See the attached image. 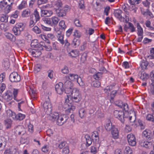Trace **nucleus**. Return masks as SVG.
Here are the masks:
<instances>
[{
    "instance_id": "1",
    "label": "nucleus",
    "mask_w": 154,
    "mask_h": 154,
    "mask_svg": "<svg viewBox=\"0 0 154 154\" xmlns=\"http://www.w3.org/2000/svg\"><path fill=\"white\" fill-rule=\"evenodd\" d=\"M65 87L64 90L66 93L67 94V99L65 100L63 105V108L65 111L71 112L75 109V106L73 105L70 101L74 103H78L82 100V96L79 90L76 88H72L73 84L70 81L67 80L64 83Z\"/></svg>"
},
{
    "instance_id": "2",
    "label": "nucleus",
    "mask_w": 154,
    "mask_h": 154,
    "mask_svg": "<svg viewBox=\"0 0 154 154\" xmlns=\"http://www.w3.org/2000/svg\"><path fill=\"white\" fill-rule=\"evenodd\" d=\"M48 118L53 122L56 121L57 124L59 125H63L66 122L68 118L66 115L57 112L51 113Z\"/></svg>"
},
{
    "instance_id": "3",
    "label": "nucleus",
    "mask_w": 154,
    "mask_h": 154,
    "mask_svg": "<svg viewBox=\"0 0 154 154\" xmlns=\"http://www.w3.org/2000/svg\"><path fill=\"white\" fill-rule=\"evenodd\" d=\"M7 114L8 116L9 117H11L14 120H22L25 117V115L20 113H19L16 115L15 112H13L10 109L7 110Z\"/></svg>"
},
{
    "instance_id": "4",
    "label": "nucleus",
    "mask_w": 154,
    "mask_h": 154,
    "mask_svg": "<svg viewBox=\"0 0 154 154\" xmlns=\"http://www.w3.org/2000/svg\"><path fill=\"white\" fill-rule=\"evenodd\" d=\"M48 97L47 100L44 103L43 106L45 112L48 115V116L51 113V112L52 110V106L49 100L48 99Z\"/></svg>"
},
{
    "instance_id": "5",
    "label": "nucleus",
    "mask_w": 154,
    "mask_h": 154,
    "mask_svg": "<svg viewBox=\"0 0 154 154\" xmlns=\"http://www.w3.org/2000/svg\"><path fill=\"white\" fill-rule=\"evenodd\" d=\"M122 11L121 10H117L114 13L115 16L121 21L127 23L129 20L128 17L126 16L124 18L122 16Z\"/></svg>"
},
{
    "instance_id": "6",
    "label": "nucleus",
    "mask_w": 154,
    "mask_h": 154,
    "mask_svg": "<svg viewBox=\"0 0 154 154\" xmlns=\"http://www.w3.org/2000/svg\"><path fill=\"white\" fill-rule=\"evenodd\" d=\"M69 9V7L66 5L62 8L56 10V13L59 17H63L66 15V12Z\"/></svg>"
},
{
    "instance_id": "7",
    "label": "nucleus",
    "mask_w": 154,
    "mask_h": 154,
    "mask_svg": "<svg viewBox=\"0 0 154 154\" xmlns=\"http://www.w3.org/2000/svg\"><path fill=\"white\" fill-rule=\"evenodd\" d=\"M9 79L12 82H19L21 79L20 75L16 72H13L10 74Z\"/></svg>"
},
{
    "instance_id": "8",
    "label": "nucleus",
    "mask_w": 154,
    "mask_h": 154,
    "mask_svg": "<svg viewBox=\"0 0 154 154\" xmlns=\"http://www.w3.org/2000/svg\"><path fill=\"white\" fill-rule=\"evenodd\" d=\"M114 115L115 117L118 118L122 122H123L124 121V113L122 111L116 110L114 111Z\"/></svg>"
},
{
    "instance_id": "9",
    "label": "nucleus",
    "mask_w": 154,
    "mask_h": 154,
    "mask_svg": "<svg viewBox=\"0 0 154 154\" xmlns=\"http://www.w3.org/2000/svg\"><path fill=\"white\" fill-rule=\"evenodd\" d=\"M127 139L129 145L132 146H134L136 144V138L132 134H128L127 136Z\"/></svg>"
},
{
    "instance_id": "10",
    "label": "nucleus",
    "mask_w": 154,
    "mask_h": 154,
    "mask_svg": "<svg viewBox=\"0 0 154 154\" xmlns=\"http://www.w3.org/2000/svg\"><path fill=\"white\" fill-rule=\"evenodd\" d=\"M55 89L57 93L59 94H61L64 91L63 84L62 82H60L57 84L55 86Z\"/></svg>"
},
{
    "instance_id": "11",
    "label": "nucleus",
    "mask_w": 154,
    "mask_h": 154,
    "mask_svg": "<svg viewBox=\"0 0 154 154\" xmlns=\"http://www.w3.org/2000/svg\"><path fill=\"white\" fill-rule=\"evenodd\" d=\"M3 98L6 101H9L12 98V93L10 91H6L3 95Z\"/></svg>"
},
{
    "instance_id": "12",
    "label": "nucleus",
    "mask_w": 154,
    "mask_h": 154,
    "mask_svg": "<svg viewBox=\"0 0 154 154\" xmlns=\"http://www.w3.org/2000/svg\"><path fill=\"white\" fill-rule=\"evenodd\" d=\"M7 140L4 137H0V151L3 150L6 145Z\"/></svg>"
},
{
    "instance_id": "13",
    "label": "nucleus",
    "mask_w": 154,
    "mask_h": 154,
    "mask_svg": "<svg viewBox=\"0 0 154 154\" xmlns=\"http://www.w3.org/2000/svg\"><path fill=\"white\" fill-rule=\"evenodd\" d=\"M93 140L96 143H99V137L98 133L97 131H94L93 132L91 135Z\"/></svg>"
},
{
    "instance_id": "14",
    "label": "nucleus",
    "mask_w": 154,
    "mask_h": 154,
    "mask_svg": "<svg viewBox=\"0 0 154 154\" xmlns=\"http://www.w3.org/2000/svg\"><path fill=\"white\" fill-rule=\"evenodd\" d=\"M111 133L113 138L115 139H117L119 137V132L117 128L115 126L112 129Z\"/></svg>"
},
{
    "instance_id": "15",
    "label": "nucleus",
    "mask_w": 154,
    "mask_h": 154,
    "mask_svg": "<svg viewBox=\"0 0 154 154\" xmlns=\"http://www.w3.org/2000/svg\"><path fill=\"white\" fill-rule=\"evenodd\" d=\"M51 21V26H55L57 25L59 20L57 17L53 16L50 19Z\"/></svg>"
},
{
    "instance_id": "16",
    "label": "nucleus",
    "mask_w": 154,
    "mask_h": 154,
    "mask_svg": "<svg viewBox=\"0 0 154 154\" xmlns=\"http://www.w3.org/2000/svg\"><path fill=\"white\" fill-rule=\"evenodd\" d=\"M144 136L148 139H151L152 137V134L151 131L148 129H146L143 132Z\"/></svg>"
},
{
    "instance_id": "17",
    "label": "nucleus",
    "mask_w": 154,
    "mask_h": 154,
    "mask_svg": "<svg viewBox=\"0 0 154 154\" xmlns=\"http://www.w3.org/2000/svg\"><path fill=\"white\" fill-rule=\"evenodd\" d=\"M100 145L99 143H96L95 145L92 146L91 147V152L93 154H95L98 149Z\"/></svg>"
},
{
    "instance_id": "18",
    "label": "nucleus",
    "mask_w": 154,
    "mask_h": 154,
    "mask_svg": "<svg viewBox=\"0 0 154 154\" xmlns=\"http://www.w3.org/2000/svg\"><path fill=\"white\" fill-rule=\"evenodd\" d=\"M30 10L29 9L27 8L22 12L21 16L23 18H26L30 16Z\"/></svg>"
},
{
    "instance_id": "19",
    "label": "nucleus",
    "mask_w": 154,
    "mask_h": 154,
    "mask_svg": "<svg viewBox=\"0 0 154 154\" xmlns=\"http://www.w3.org/2000/svg\"><path fill=\"white\" fill-rule=\"evenodd\" d=\"M141 146H143L147 148H150L152 146V143L151 141H145L143 143H141L140 144Z\"/></svg>"
},
{
    "instance_id": "20",
    "label": "nucleus",
    "mask_w": 154,
    "mask_h": 154,
    "mask_svg": "<svg viewBox=\"0 0 154 154\" xmlns=\"http://www.w3.org/2000/svg\"><path fill=\"white\" fill-rule=\"evenodd\" d=\"M68 78L70 80L72 81H77L79 78L78 75L75 74H69Z\"/></svg>"
},
{
    "instance_id": "21",
    "label": "nucleus",
    "mask_w": 154,
    "mask_h": 154,
    "mask_svg": "<svg viewBox=\"0 0 154 154\" xmlns=\"http://www.w3.org/2000/svg\"><path fill=\"white\" fill-rule=\"evenodd\" d=\"M6 38L11 41L14 42L15 41V37L14 35L10 33L6 32L5 34Z\"/></svg>"
},
{
    "instance_id": "22",
    "label": "nucleus",
    "mask_w": 154,
    "mask_h": 154,
    "mask_svg": "<svg viewBox=\"0 0 154 154\" xmlns=\"http://www.w3.org/2000/svg\"><path fill=\"white\" fill-rule=\"evenodd\" d=\"M138 125L137 124H135V123L132 124V125L135 128H136L138 125H139L140 126V128L141 129H144L145 128V124L144 122H143L140 120H139L138 121Z\"/></svg>"
},
{
    "instance_id": "23",
    "label": "nucleus",
    "mask_w": 154,
    "mask_h": 154,
    "mask_svg": "<svg viewBox=\"0 0 154 154\" xmlns=\"http://www.w3.org/2000/svg\"><path fill=\"white\" fill-rule=\"evenodd\" d=\"M148 62L146 60H142L140 63V66L143 70H144L147 68Z\"/></svg>"
},
{
    "instance_id": "24",
    "label": "nucleus",
    "mask_w": 154,
    "mask_h": 154,
    "mask_svg": "<svg viewBox=\"0 0 154 154\" xmlns=\"http://www.w3.org/2000/svg\"><path fill=\"white\" fill-rule=\"evenodd\" d=\"M52 148V147L49 145H45L42 148V151L45 152L46 153L50 151Z\"/></svg>"
},
{
    "instance_id": "25",
    "label": "nucleus",
    "mask_w": 154,
    "mask_h": 154,
    "mask_svg": "<svg viewBox=\"0 0 154 154\" xmlns=\"http://www.w3.org/2000/svg\"><path fill=\"white\" fill-rule=\"evenodd\" d=\"M4 124L6 128H10L11 126L12 121L9 119H6L4 121Z\"/></svg>"
},
{
    "instance_id": "26",
    "label": "nucleus",
    "mask_w": 154,
    "mask_h": 154,
    "mask_svg": "<svg viewBox=\"0 0 154 154\" xmlns=\"http://www.w3.org/2000/svg\"><path fill=\"white\" fill-rule=\"evenodd\" d=\"M41 13L43 16L49 17L52 15L53 12L50 10H43L41 11Z\"/></svg>"
},
{
    "instance_id": "27",
    "label": "nucleus",
    "mask_w": 154,
    "mask_h": 154,
    "mask_svg": "<svg viewBox=\"0 0 154 154\" xmlns=\"http://www.w3.org/2000/svg\"><path fill=\"white\" fill-rule=\"evenodd\" d=\"M115 126L114 125H112V123L110 121H109L105 126V128L106 130L108 131H110L113 128V127H114Z\"/></svg>"
},
{
    "instance_id": "28",
    "label": "nucleus",
    "mask_w": 154,
    "mask_h": 154,
    "mask_svg": "<svg viewBox=\"0 0 154 154\" xmlns=\"http://www.w3.org/2000/svg\"><path fill=\"white\" fill-rule=\"evenodd\" d=\"M68 52L69 56L72 57H76L78 56L79 52V51L76 50H72Z\"/></svg>"
},
{
    "instance_id": "29",
    "label": "nucleus",
    "mask_w": 154,
    "mask_h": 154,
    "mask_svg": "<svg viewBox=\"0 0 154 154\" xmlns=\"http://www.w3.org/2000/svg\"><path fill=\"white\" fill-rule=\"evenodd\" d=\"M80 44V42L79 39L76 38L73 39L71 45L74 48H76Z\"/></svg>"
},
{
    "instance_id": "30",
    "label": "nucleus",
    "mask_w": 154,
    "mask_h": 154,
    "mask_svg": "<svg viewBox=\"0 0 154 154\" xmlns=\"http://www.w3.org/2000/svg\"><path fill=\"white\" fill-rule=\"evenodd\" d=\"M31 17H32L33 19L36 20V21H38L40 19V16L38 12L37 9H35L34 11L33 15L31 16Z\"/></svg>"
},
{
    "instance_id": "31",
    "label": "nucleus",
    "mask_w": 154,
    "mask_h": 154,
    "mask_svg": "<svg viewBox=\"0 0 154 154\" xmlns=\"http://www.w3.org/2000/svg\"><path fill=\"white\" fill-rule=\"evenodd\" d=\"M27 6V1L23 0L17 7L18 9L21 10L26 7Z\"/></svg>"
},
{
    "instance_id": "32",
    "label": "nucleus",
    "mask_w": 154,
    "mask_h": 154,
    "mask_svg": "<svg viewBox=\"0 0 154 154\" xmlns=\"http://www.w3.org/2000/svg\"><path fill=\"white\" fill-rule=\"evenodd\" d=\"M6 0H3L0 2V12H3V11L7 4Z\"/></svg>"
},
{
    "instance_id": "33",
    "label": "nucleus",
    "mask_w": 154,
    "mask_h": 154,
    "mask_svg": "<svg viewBox=\"0 0 154 154\" xmlns=\"http://www.w3.org/2000/svg\"><path fill=\"white\" fill-rule=\"evenodd\" d=\"M85 139L86 141V146H89L91 144L92 141L91 139L88 134H86L85 136Z\"/></svg>"
},
{
    "instance_id": "34",
    "label": "nucleus",
    "mask_w": 154,
    "mask_h": 154,
    "mask_svg": "<svg viewBox=\"0 0 154 154\" xmlns=\"http://www.w3.org/2000/svg\"><path fill=\"white\" fill-rule=\"evenodd\" d=\"M12 4L11 2L10 5H6L4 9L3 12H4L6 14L8 13L11 11L12 8Z\"/></svg>"
},
{
    "instance_id": "35",
    "label": "nucleus",
    "mask_w": 154,
    "mask_h": 154,
    "mask_svg": "<svg viewBox=\"0 0 154 154\" xmlns=\"http://www.w3.org/2000/svg\"><path fill=\"white\" fill-rule=\"evenodd\" d=\"M62 4L61 1L60 0H58L55 2L54 6L56 10L60 9L62 8Z\"/></svg>"
},
{
    "instance_id": "36",
    "label": "nucleus",
    "mask_w": 154,
    "mask_h": 154,
    "mask_svg": "<svg viewBox=\"0 0 154 154\" xmlns=\"http://www.w3.org/2000/svg\"><path fill=\"white\" fill-rule=\"evenodd\" d=\"M15 26L17 27V28L20 30L21 32L24 30L25 27L24 24L22 23H18L15 25Z\"/></svg>"
},
{
    "instance_id": "37",
    "label": "nucleus",
    "mask_w": 154,
    "mask_h": 154,
    "mask_svg": "<svg viewBox=\"0 0 154 154\" xmlns=\"http://www.w3.org/2000/svg\"><path fill=\"white\" fill-rule=\"evenodd\" d=\"M12 31L14 32L15 35H20L21 32L20 30L17 28V27L15 26L13 27Z\"/></svg>"
},
{
    "instance_id": "38",
    "label": "nucleus",
    "mask_w": 154,
    "mask_h": 154,
    "mask_svg": "<svg viewBox=\"0 0 154 154\" xmlns=\"http://www.w3.org/2000/svg\"><path fill=\"white\" fill-rule=\"evenodd\" d=\"M59 26L60 29L65 30L66 27L65 22L63 20H62L59 22Z\"/></svg>"
},
{
    "instance_id": "39",
    "label": "nucleus",
    "mask_w": 154,
    "mask_h": 154,
    "mask_svg": "<svg viewBox=\"0 0 154 154\" xmlns=\"http://www.w3.org/2000/svg\"><path fill=\"white\" fill-rule=\"evenodd\" d=\"M3 65L6 69L8 68L10 65L8 59H5L3 61Z\"/></svg>"
},
{
    "instance_id": "40",
    "label": "nucleus",
    "mask_w": 154,
    "mask_h": 154,
    "mask_svg": "<svg viewBox=\"0 0 154 154\" xmlns=\"http://www.w3.org/2000/svg\"><path fill=\"white\" fill-rule=\"evenodd\" d=\"M79 114L81 118H83L86 115V112L85 109L83 108L80 109L79 111Z\"/></svg>"
},
{
    "instance_id": "41",
    "label": "nucleus",
    "mask_w": 154,
    "mask_h": 154,
    "mask_svg": "<svg viewBox=\"0 0 154 154\" xmlns=\"http://www.w3.org/2000/svg\"><path fill=\"white\" fill-rule=\"evenodd\" d=\"M142 13L144 16H147V15L151 17H153L152 13L149 11L148 9H146L145 11H142Z\"/></svg>"
},
{
    "instance_id": "42",
    "label": "nucleus",
    "mask_w": 154,
    "mask_h": 154,
    "mask_svg": "<svg viewBox=\"0 0 154 154\" xmlns=\"http://www.w3.org/2000/svg\"><path fill=\"white\" fill-rule=\"evenodd\" d=\"M129 7L128 5V4H125L122 6V8L127 14H129V12L128 11V8Z\"/></svg>"
},
{
    "instance_id": "43",
    "label": "nucleus",
    "mask_w": 154,
    "mask_h": 154,
    "mask_svg": "<svg viewBox=\"0 0 154 154\" xmlns=\"http://www.w3.org/2000/svg\"><path fill=\"white\" fill-rule=\"evenodd\" d=\"M150 55L147 56V58L149 59H154V48L150 49Z\"/></svg>"
},
{
    "instance_id": "44",
    "label": "nucleus",
    "mask_w": 154,
    "mask_h": 154,
    "mask_svg": "<svg viewBox=\"0 0 154 154\" xmlns=\"http://www.w3.org/2000/svg\"><path fill=\"white\" fill-rule=\"evenodd\" d=\"M137 34L138 35H143V30L142 27L138 23L137 25Z\"/></svg>"
},
{
    "instance_id": "45",
    "label": "nucleus",
    "mask_w": 154,
    "mask_h": 154,
    "mask_svg": "<svg viewBox=\"0 0 154 154\" xmlns=\"http://www.w3.org/2000/svg\"><path fill=\"white\" fill-rule=\"evenodd\" d=\"M153 114H148L146 116V119L147 120L154 122V117Z\"/></svg>"
},
{
    "instance_id": "46",
    "label": "nucleus",
    "mask_w": 154,
    "mask_h": 154,
    "mask_svg": "<svg viewBox=\"0 0 154 154\" xmlns=\"http://www.w3.org/2000/svg\"><path fill=\"white\" fill-rule=\"evenodd\" d=\"M32 30L33 32L37 34H39L41 32L40 29L36 26H34Z\"/></svg>"
},
{
    "instance_id": "47",
    "label": "nucleus",
    "mask_w": 154,
    "mask_h": 154,
    "mask_svg": "<svg viewBox=\"0 0 154 154\" xmlns=\"http://www.w3.org/2000/svg\"><path fill=\"white\" fill-rule=\"evenodd\" d=\"M42 69V66L40 64H37L34 67V70L35 72H39Z\"/></svg>"
},
{
    "instance_id": "48",
    "label": "nucleus",
    "mask_w": 154,
    "mask_h": 154,
    "mask_svg": "<svg viewBox=\"0 0 154 154\" xmlns=\"http://www.w3.org/2000/svg\"><path fill=\"white\" fill-rule=\"evenodd\" d=\"M37 22V21H36V20L33 19L32 17H30L29 26L31 27L33 26Z\"/></svg>"
},
{
    "instance_id": "49",
    "label": "nucleus",
    "mask_w": 154,
    "mask_h": 154,
    "mask_svg": "<svg viewBox=\"0 0 154 154\" xmlns=\"http://www.w3.org/2000/svg\"><path fill=\"white\" fill-rule=\"evenodd\" d=\"M42 21L45 23L51 26V21L50 19L48 18H43Z\"/></svg>"
},
{
    "instance_id": "50",
    "label": "nucleus",
    "mask_w": 154,
    "mask_h": 154,
    "mask_svg": "<svg viewBox=\"0 0 154 154\" xmlns=\"http://www.w3.org/2000/svg\"><path fill=\"white\" fill-rule=\"evenodd\" d=\"M69 153V150L68 145H66L63 149L62 154H68Z\"/></svg>"
},
{
    "instance_id": "51",
    "label": "nucleus",
    "mask_w": 154,
    "mask_h": 154,
    "mask_svg": "<svg viewBox=\"0 0 154 154\" xmlns=\"http://www.w3.org/2000/svg\"><path fill=\"white\" fill-rule=\"evenodd\" d=\"M124 153L125 154H133L132 150L129 146L126 147Z\"/></svg>"
},
{
    "instance_id": "52",
    "label": "nucleus",
    "mask_w": 154,
    "mask_h": 154,
    "mask_svg": "<svg viewBox=\"0 0 154 154\" xmlns=\"http://www.w3.org/2000/svg\"><path fill=\"white\" fill-rule=\"evenodd\" d=\"M31 46L32 48H36L38 47V41L37 40H34L32 41L31 44Z\"/></svg>"
},
{
    "instance_id": "53",
    "label": "nucleus",
    "mask_w": 154,
    "mask_h": 154,
    "mask_svg": "<svg viewBox=\"0 0 154 154\" xmlns=\"http://www.w3.org/2000/svg\"><path fill=\"white\" fill-rule=\"evenodd\" d=\"M8 17L7 15H3L0 18V21L2 22H6L8 21Z\"/></svg>"
},
{
    "instance_id": "54",
    "label": "nucleus",
    "mask_w": 154,
    "mask_h": 154,
    "mask_svg": "<svg viewBox=\"0 0 154 154\" xmlns=\"http://www.w3.org/2000/svg\"><path fill=\"white\" fill-rule=\"evenodd\" d=\"M102 73L100 72H98L94 75V77L96 80H99L101 77Z\"/></svg>"
},
{
    "instance_id": "55",
    "label": "nucleus",
    "mask_w": 154,
    "mask_h": 154,
    "mask_svg": "<svg viewBox=\"0 0 154 154\" xmlns=\"http://www.w3.org/2000/svg\"><path fill=\"white\" fill-rule=\"evenodd\" d=\"M149 78V75L146 73H143L140 77V78L141 79H142L143 80H145L146 79H147Z\"/></svg>"
},
{
    "instance_id": "56",
    "label": "nucleus",
    "mask_w": 154,
    "mask_h": 154,
    "mask_svg": "<svg viewBox=\"0 0 154 154\" xmlns=\"http://www.w3.org/2000/svg\"><path fill=\"white\" fill-rule=\"evenodd\" d=\"M74 36L76 37L79 38L81 36V33L78 30L75 29L74 32Z\"/></svg>"
},
{
    "instance_id": "57",
    "label": "nucleus",
    "mask_w": 154,
    "mask_h": 154,
    "mask_svg": "<svg viewBox=\"0 0 154 154\" xmlns=\"http://www.w3.org/2000/svg\"><path fill=\"white\" fill-rule=\"evenodd\" d=\"M129 29L131 30V32H134L135 30V29L134 25L131 23H128Z\"/></svg>"
},
{
    "instance_id": "58",
    "label": "nucleus",
    "mask_w": 154,
    "mask_h": 154,
    "mask_svg": "<svg viewBox=\"0 0 154 154\" xmlns=\"http://www.w3.org/2000/svg\"><path fill=\"white\" fill-rule=\"evenodd\" d=\"M79 85L81 86H83L85 85V83L82 80V79L80 77H79L76 81Z\"/></svg>"
},
{
    "instance_id": "59",
    "label": "nucleus",
    "mask_w": 154,
    "mask_h": 154,
    "mask_svg": "<svg viewBox=\"0 0 154 154\" xmlns=\"http://www.w3.org/2000/svg\"><path fill=\"white\" fill-rule=\"evenodd\" d=\"M58 41L60 42L63 45L64 43L63 40V35H61L60 36H57Z\"/></svg>"
},
{
    "instance_id": "60",
    "label": "nucleus",
    "mask_w": 154,
    "mask_h": 154,
    "mask_svg": "<svg viewBox=\"0 0 154 154\" xmlns=\"http://www.w3.org/2000/svg\"><path fill=\"white\" fill-rule=\"evenodd\" d=\"M150 88L149 90V93L151 94L154 95V85L151 84L150 85Z\"/></svg>"
},
{
    "instance_id": "61",
    "label": "nucleus",
    "mask_w": 154,
    "mask_h": 154,
    "mask_svg": "<svg viewBox=\"0 0 154 154\" xmlns=\"http://www.w3.org/2000/svg\"><path fill=\"white\" fill-rule=\"evenodd\" d=\"M113 87L112 86H107L104 89L105 92L107 94H108L110 91L112 89Z\"/></svg>"
},
{
    "instance_id": "62",
    "label": "nucleus",
    "mask_w": 154,
    "mask_h": 154,
    "mask_svg": "<svg viewBox=\"0 0 154 154\" xmlns=\"http://www.w3.org/2000/svg\"><path fill=\"white\" fill-rule=\"evenodd\" d=\"M58 147L60 149H62L63 147H65L66 145H68L65 142H63L60 144H58Z\"/></svg>"
},
{
    "instance_id": "63",
    "label": "nucleus",
    "mask_w": 154,
    "mask_h": 154,
    "mask_svg": "<svg viewBox=\"0 0 154 154\" xmlns=\"http://www.w3.org/2000/svg\"><path fill=\"white\" fill-rule=\"evenodd\" d=\"M95 109L93 107H91L87 109V112L90 114H92L94 113Z\"/></svg>"
},
{
    "instance_id": "64",
    "label": "nucleus",
    "mask_w": 154,
    "mask_h": 154,
    "mask_svg": "<svg viewBox=\"0 0 154 154\" xmlns=\"http://www.w3.org/2000/svg\"><path fill=\"white\" fill-rule=\"evenodd\" d=\"M92 85L94 87H98L100 86V82L98 81H95L93 82Z\"/></svg>"
}]
</instances>
